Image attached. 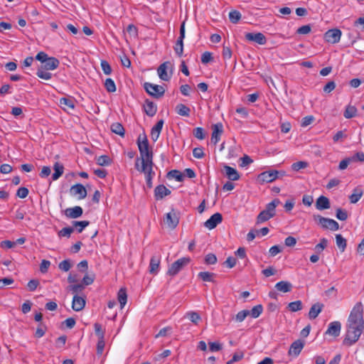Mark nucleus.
Listing matches in <instances>:
<instances>
[{
  "label": "nucleus",
  "instance_id": "40",
  "mask_svg": "<svg viewBox=\"0 0 364 364\" xmlns=\"http://www.w3.org/2000/svg\"><path fill=\"white\" fill-rule=\"evenodd\" d=\"M90 224V222L87 220H82V221H73V227L77 228V231L80 233L82 232V230L88 226Z\"/></svg>",
  "mask_w": 364,
  "mask_h": 364
},
{
  "label": "nucleus",
  "instance_id": "29",
  "mask_svg": "<svg viewBox=\"0 0 364 364\" xmlns=\"http://www.w3.org/2000/svg\"><path fill=\"white\" fill-rule=\"evenodd\" d=\"M163 125L164 120L161 119L157 122L154 127H152L151 131V136L154 141H156L159 139Z\"/></svg>",
  "mask_w": 364,
  "mask_h": 364
},
{
  "label": "nucleus",
  "instance_id": "26",
  "mask_svg": "<svg viewBox=\"0 0 364 364\" xmlns=\"http://www.w3.org/2000/svg\"><path fill=\"white\" fill-rule=\"evenodd\" d=\"M323 306H324L323 304L318 303V302L313 304L311 306V307L310 308V310L309 312V318L311 320L315 319L318 316V314L321 312Z\"/></svg>",
  "mask_w": 364,
  "mask_h": 364
},
{
  "label": "nucleus",
  "instance_id": "23",
  "mask_svg": "<svg viewBox=\"0 0 364 364\" xmlns=\"http://www.w3.org/2000/svg\"><path fill=\"white\" fill-rule=\"evenodd\" d=\"M60 65V61L54 57H49L47 61H46L40 68L45 69L46 70H53L56 69Z\"/></svg>",
  "mask_w": 364,
  "mask_h": 364
},
{
  "label": "nucleus",
  "instance_id": "12",
  "mask_svg": "<svg viewBox=\"0 0 364 364\" xmlns=\"http://www.w3.org/2000/svg\"><path fill=\"white\" fill-rule=\"evenodd\" d=\"M164 222L171 229H175L179 223V217L174 209L166 214Z\"/></svg>",
  "mask_w": 364,
  "mask_h": 364
},
{
  "label": "nucleus",
  "instance_id": "35",
  "mask_svg": "<svg viewBox=\"0 0 364 364\" xmlns=\"http://www.w3.org/2000/svg\"><path fill=\"white\" fill-rule=\"evenodd\" d=\"M176 112L181 116L188 117L190 115L191 109L183 104H178L176 107Z\"/></svg>",
  "mask_w": 364,
  "mask_h": 364
},
{
  "label": "nucleus",
  "instance_id": "19",
  "mask_svg": "<svg viewBox=\"0 0 364 364\" xmlns=\"http://www.w3.org/2000/svg\"><path fill=\"white\" fill-rule=\"evenodd\" d=\"M171 191L164 185H159L154 189V197L156 200H162L165 196H169Z\"/></svg>",
  "mask_w": 364,
  "mask_h": 364
},
{
  "label": "nucleus",
  "instance_id": "42",
  "mask_svg": "<svg viewBox=\"0 0 364 364\" xmlns=\"http://www.w3.org/2000/svg\"><path fill=\"white\" fill-rule=\"evenodd\" d=\"M36 75L43 80H50L52 77V74L48 70H46L45 69H43L41 68H39L36 72Z\"/></svg>",
  "mask_w": 364,
  "mask_h": 364
},
{
  "label": "nucleus",
  "instance_id": "9",
  "mask_svg": "<svg viewBox=\"0 0 364 364\" xmlns=\"http://www.w3.org/2000/svg\"><path fill=\"white\" fill-rule=\"evenodd\" d=\"M191 259L189 257H182L178 259L173 264H171V267L168 269L167 274L171 276H175L185 266H186Z\"/></svg>",
  "mask_w": 364,
  "mask_h": 364
},
{
  "label": "nucleus",
  "instance_id": "33",
  "mask_svg": "<svg viewBox=\"0 0 364 364\" xmlns=\"http://www.w3.org/2000/svg\"><path fill=\"white\" fill-rule=\"evenodd\" d=\"M117 299L120 304L121 309L124 308L127 301V294L125 288H121L117 294Z\"/></svg>",
  "mask_w": 364,
  "mask_h": 364
},
{
  "label": "nucleus",
  "instance_id": "30",
  "mask_svg": "<svg viewBox=\"0 0 364 364\" xmlns=\"http://www.w3.org/2000/svg\"><path fill=\"white\" fill-rule=\"evenodd\" d=\"M226 176L231 181H237L240 178V175L237 170L228 165L224 166Z\"/></svg>",
  "mask_w": 364,
  "mask_h": 364
},
{
  "label": "nucleus",
  "instance_id": "62",
  "mask_svg": "<svg viewBox=\"0 0 364 364\" xmlns=\"http://www.w3.org/2000/svg\"><path fill=\"white\" fill-rule=\"evenodd\" d=\"M350 159H352V163L356 162V161L363 162L364 161V153L361 152V151L357 152L353 156H350Z\"/></svg>",
  "mask_w": 364,
  "mask_h": 364
},
{
  "label": "nucleus",
  "instance_id": "15",
  "mask_svg": "<svg viewBox=\"0 0 364 364\" xmlns=\"http://www.w3.org/2000/svg\"><path fill=\"white\" fill-rule=\"evenodd\" d=\"M245 38L248 41H254L259 45H264L267 43V38L262 33H247L245 34Z\"/></svg>",
  "mask_w": 364,
  "mask_h": 364
},
{
  "label": "nucleus",
  "instance_id": "34",
  "mask_svg": "<svg viewBox=\"0 0 364 364\" xmlns=\"http://www.w3.org/2000/svg\"><path fill=\"white\" fill-rule=\"evenodd\" d=\"M111 131L116 134H118L121 136H124V134H125V130H124V127L122 126V124L119 123V122H115V123H113L112 125H111Z\"/></svg>",
  "mask_w": 364,
  "mask_h": 364
},
{
  "label": "nucleus",
  "instance_id": "60",
  "mask_svg": "<svg viewBox=\"0 0 364 364\" xmlns=\"http://www.w3.org/2000/svg\"><path fill=\"white\" fill-rule=\"evenodd\" d=\"M193 135L196 138L203 140L205 138L204 130L201 127H197L193 130Z\"/></svg>",
  "mask_w": 364,
  "mask_h": 364
},
{
  "label": "nucleus",
  "instance_id": "22",
  "mask_svg": "<svg viewBox=\"0 0 364 364\" xmlns=\"http://www.w3.org/2000/svg\"><path fill=\"white\" fill-rule=\"evenodd\" d=\"M85 299L83 297L75 295L73 299L72 308L75 311H80L85 308Z\"/></svg>",
  "mask_w": 364,
  "mask_h": 364
},
{
  "label": "nucleus",
  "instance_id": "52",
  "mask_svg": "<svg viewBox=\"0 0 364 364\" xmlns=\"http://www.w3.org/2000/svg\"><path fill=\"white\" fill-rule=\"evenodd\" d=\"M68 288L70 291H73V293L77 295L78 293H80L85 289V287L82 284H76L70 285Z\"/></svg>",
  "mask_w": 364,
  "mask_h": 364
},
{
  "label": "nucleus",
  "instance_id": "3",
  "mask_svg": "<svg viewBox=\"0 0 364 364\" xmlns=\"http://www.w3.org/2000/svg\"><path fill=\"white\" fill-rule=\"evenodd\" d=\"M363 328L346 325V333L343 341V345L348 347L355 344L360 337Z\"/></svg>",
  "mask_w": 364,
  "mask_h": 364
},
{
  "label": "nucleus",
  "instance_id": "57",
  "mask_svg": "<svg viewBox=\"0 0 364 364\" xmlns=\"http://www.w3.org/2000/svg\"><path fill=\"white\" fill-rule=\"evenodd\" d=\"M217 262L215 255L209 253L205 257V263L207 264H214Z\"/></svg>",
  "mask_w": 364,
  "mask_h": 364
},
{
  "label": "nucleus",
  "instance_id": "24",
  "mask_svg": "<svg viewBox=\"0 0 364 364\" xmlns=\"http://www.w3.org/2000/svg\"><path fill=\"white\" fill-rule=\"evenodd\" d=\"M161 262V257L154 255L151 257L149 263V273L152 274H157Z\"/></svg>",
  "mask_w": 364,
  "mask_h": 364
},
{
  "label": "nucleus",
  "instance_id": "8",
  "mask_svg": "<svg viewBox=\"0 0 364 364\" xmlns=\"http://www.w3.org/2000/svg\"><path fill=\"white\" fill-rule=\"evenodd\" d=\"M144 87L149 95L157 99L164 96L165 93V89L162 86L150 82H145Z\"/></svg>",
  "mask_w": 364,
  "mask_h": 364
},
{
  "label": "nucleus",
  "instance_id": "45",
  "mask_svg": "<svg viewBox=\"0 0 364 364\" xmlns=\"http://www.w3.org/2000/svg\"><path fill=\"white\" fill-rule=\"evenodd\" d=\"M229 18L232 23H237L241 18V14L237 10L231 11L229 13Z\"/></svg>",
  "mask_w": 364,
  "mask_h": 364
},
{
  "label": "nucleus",
  "instance_id": "27",
  "mask_svg": "<svg viewBox=\"0 0 364 364\" xmlns=\"http://www.w3.org/2000/svg\"><path fill=\"white\" fill-rule=\"evenodd\" d=\"M331 207L329 199L323 196L318 197L316 202V208L318 210H322L328 209Z\"/></svg>",
  "mask_w": 364,
  "mask_h": 364
},
{
  "label": "nucleus",
  "instance_id": "55",
  "mask_svg": "<svg viewBox=\"0 0 364 364\" xmlns=\"http://www.w3.org/2000/svg\"><path fill=\"white\" fill-rule=\"evenodd\" d=\"M58 267H59V269H61L62 271L68 272L70 270L72 265H71L70 261L69 259H65V260L62 261L61 262H60Z\"/></svg>",
  "mask_w": 364,
  "mask_h": 364
},
{
  "label": "nucleus",
  "instance_id": "7",
  "mask_svg": "<svg viewBox=\"0 0 364 364\" xmlns=\"http://www.w3.org/2000/svg\"><path fill=\"white\" fill-rule=\"evenodd\" d=\"M173 65L169 61L161 64L157 69V73L161 80L169 81L172 76Z\"/></svg>",
  "mask_w": 364,
  "mask_h": 364
},
{
  "label": "nucleus",
  "instance_id": "25",
  "mask_svg": "<svg viewBox=\"0 0 364 364\" xmlns=\"http://www.w3.org/2000/svg\"><path fill=\"white\" fill-rule=\"evenodd\" d=\"M144 109L146 114L149 117L154 116L157 111V107L156 104L150 101L149 100H145Z\"/></svg>",
  "mask_w": 364,
  "mask_h": 364
},
{
  "label": "nucleus",
  "instance_id": "4",
  "mask_svg": "<svg viewBox=\"0 0 364 364\" xmlns=\"http://www.w3.org/2000/svg\"><path fill=\"white\" fill-rule=\"evenodd\" d=\"M153 156L154 155L144 159L136 158L134 165L135 168L141 173H146L148 171L154 172L153 171V166L154 165Z\"/></svg>",
  "mask_w": 364,
  "mask_h": 364
},
{
  "label": "nucleus",
  "instance_id": "56",
  "mask_svg": "<svg viewBox=\"0 0 364 364\" xmlns=\"http://www.w3.org/2000/svg\"><path fill=\"white\" fill-rule=\"evenodd\" d=\"M101 68L104 73L106 75H110L112 73V68L107 60H101Z\"/></svg>",
  "mask_w": 364,
  "mask_h": 364
},
{
  "label": "nucleus",
  "instance_id": "50",
  "mask_svg": "<svg viewBox=\"0 0 364 364\" xmlns=\"http://www.w3.org/2000/svg\"><path fill=\"white\" fill-rule=\"evenodd\" d=\"M95 334L98 337V339L105 338V331L102 328L101 324L95 323L94 325Z\"/></svg>",
  "mask_w": 364,
  "mask_h": 364
},
{
  "label": "nucleus",
  "instance_id": "11",
  "mask_svg": "<svg viewBox=\"0 0 364 364\" xmlns=\"http://www.w3.org/2000/svg\"><path fill=\"white\" fill-rule=\"evenodd\" d=\"M185 38V21L180 28V36L173 47V49L178 57H181L183 53V39Z\"/></svg>",
  "mask_w": 364,
  "mask_h": 364
},
{
  "label": "nucleus",
  "instance_id": "14",
  "mask_svg": "<svg viewBox=\"0 0 364 364\" xmlns=\"http://www.w3.org/2000/svg\"><path fill=\"white\" fill-rule=\"evenodd\" d=\"M222 220V215L220 213H216L211 215L210 218L205 222L204 225L209 230H212L214 229L219 223H220Z\"/></svg>",
  "mask_w": 364,
  "mask_h": 364
},
{
  "label": "nucleus",
  "instance_id": "53",
  "mask_svg": "<svg viewBox=\"0 0 364 364\" xmlns=\"http://www.w3.org/2000/svg\"><path fill=\"white\" fill-rule=\"evenodd\" d=\"M336 218L342 221L346 220L348 218L347 211L342 208H338L336 210Z\"/></svg>",
  "mask_w": 364,
  "mask_h": 364
},
{
  "label": "nucleus",
  "instance_id": "20",
  "mask_svg": "<svg viewBox=\"0 0 364 364\" xmlns=\"http://www.w3.org/2000/svg\"><path fill=\"white\" fill-rule=\"evenodd\" d=\"M71 194L73 196L79 195V199H84L87 196V191L83 185L77 183L70 188Z\"/></svg>",
  "mask_w": 364,
  "mask_h": 364
},
{
  "label": "nucleus",
  "instance_id": "44",
  "mask_svg": "<svg viewBox=\"0 0 364 364\" xmlns=\"http://www.w3.org/2000/svg\"><path fill=\"white\" fill-rule=\"evenodd\" d=\"M263 306L261 304H258L255 306L251 311H250V314L254 318H256L259 316V315L262 313Z\"/></svg>",
  "mask_w": 364,
  "mask_h": 364
},
{
  "label": "nucleus",
  "instance_id": "16",
  "mask_svg": "<svg viewBox=\"0 0 364 364\" xmlns=\"http://www.w3.org/2000/svg\"><path fill=\"white\" fill-rule=\"evenodd\" d=\"M212 128L211 142L215 145L220 141V136L223 132V126L222 123H217L213 124Z\"/></svg>",
  "mask_w": 364,
  "mask_h": 364
},
{
  "label": "nucleus",
  "instance_id": "38",
  "mask_svg": "<svg viewBox=\"0 0 364 364\" xmlns=\"http://www.w3.org/2000/svg\"><path fill=\"white\" fill-rule=\"evenodd\" d=\"M198 276L203 282H213V277L215 276V274L209 272H200L198 273Z\"/></svg>",
  "mask_w": 364,
  "mask_h": 364
},
{
  "label": "nucleus",
  "instance_id": "58",
  "mask_svg": "<svg viewBox=\"0 0 364 364\" xmlns=\"http://www.w3.org/2000/svg\"><path fill=\"white\" fill-rule=\"evenodd\" d=\"M60 103L61 105L66 106L68 108L73 109L75 107L74 102L71 99L63 97L60 100Z\"/></svg>",
  "mask_w": 364,
  "mask_h": 364
},
{
  "label": "nucleus",
  "instance_id": "61",
  "mask_svg": "<svg viewBox=\"0 0 364 364\" xmlns=\"http://www.w3.org/2000/svg\"><path fill=\"white\" fill-rule=\"evenodd\" d=\"M28 189L26 187H21L17 190L16 196L20 198H25L28 195Z\"/></svg>",
  "mask_w": 364,
  "mask_h": 364
},
{
  "label": "nucleus",
  "instance_id": "39",
  "mask_svg": "<svg viewBox=\"0 0 364 364\" xmlns=\"http://www.w3.org/2000/svg\"><path fill=\"white\" fill-rule=\"evenodd\" d=\"M357 109L354 106L348 105L346 107V110L343 113V116L346 119L353 118L356 115Z\"/></svg>",
  "mask_w": 364,
  "mask_h": 364
},
{
  "label": "nucleus",
  "instance_id": "31",
  "mask_svg": "<svg viewBox=\"0 0 364 364\" xmlns=\"http://www.w3.org/2000/svg\"><path fill=\"white\" fill-rule=\"evenodd\" d=\"M275 288L279 291L287 293L291 291L292 284L289 282L281 281L276 284Z\"/></svg>",
  "mask_w": 364,
  "mask_h": 364
},
{
  "label": "nucleus",
  "instance_id": "36",
  "mask_svg": "<svg viewBox=\"0 0 364 364\" xmlns=\"http://www.w3.org/2000/svg\"><path fill=\"white\" fill-rule=\"evenodd\" d=\"M336 240L340 251L341 252H344L347 245L346 240L341 235L338 234L336 235Z\"/></svg>",
  "mask_w": 364,
  "mask_h": 364
},
{
  "label": "nucleus",
  "instance_id": "43",
  "mask_svg": "<svg viewBox=\"0 0 364 364\" xmlns=\"http://www.w3.org/2000/svg\"><path fill=\"white\" fill-rule=\"evenodd\" d=\"M97 163L100 166H109L112 164V159L107 155H102L97 159Z\"/></svg>",
  "mask_w": 364,
  "mask_h": 364
},
{
  "label": "nucleus",
  "instance_id": "28",
  "mask_svg": "<svg viewBox=\"0 0 364 364\" xmlns=\"http://www.w3.org/2000/svg\"><path fill=\"white\" fill-rule=\"evenodd\" d=\"M363 190L362 186H358L355 187L353 191V193L349 196V200L351 203H356L363 196Z\"/></svg>",
  "mask_w": 364,
  "mask_h": 364
},
{
  "label": "nucleus",
  "instance_id": "46",
  "mask_svg": "<svg viewBox=\"0 0 364 364\" xmlns=\"http://www.w3.org/2000/svg\"><path fill=\"white\" fill-rule=\"evenodd\" d=\"M105 87L108 92H114L116 91L115 83L111 78L106 79L105 82Z\"/></svg>",
  "mask_w": 364,
  "mask_h": 364
},
{
  "label": "nucleus",
  "instance_id": "10",
  "mask_svg": "<svg viewBox=\"0 0 364 364\" xmlns=\"http://www.w3.org/2000/svg\"><path fill=\"white\" fill-rule=\"evenodd\" d=\"M280 172L276 170H269L264 171L258 175L257 181L261 183H271L279 178Z\"/></svg>",
  "mask_w": 364,
  "mask_h": 364
},
{
  "label": "nucleus",
  "instance_id": "32",
  "mask_svg": "<svg viewBox=\"0 0 364 364\" xmlns=\"http://www.w3.org/2000/svg\"><path fill=\"white\" fill-rule=\"evenodd\" d=\"M54 173L52 175L53 181L58 179L63 173L64 167L58 162L55 163L53 166Z\"/></svg>",
  "mask_w": 364,
  "mask_h": 364
},
{
  "label": "nucleus",
  "instance_id": "49",
  "mask_svg": "<svg viewBox=\"0 0 364 364\" xmlns=\"http://www.w3.org/2000/svg\"><path fill=\"white\" fill-rule=\"evenodd\" d=\"M250 315V311L249 310H242L239 311L236 316H235V321L237 322H242L243 321L245 318Z\"/></svg>",
  "mask_w": 364,
  "mask_h": 364
},
{
  "label": "nucleus",
  "instance_id": "47",
  "mask_svg": "<svg viewBox=\"0 0 364 364\" xmlns=\"http://www.w3.org/2000/svg\"><path fill=\"white\" fill-rule=\"evenodd\" d=\"M74 231L73 227H66L63 228L61 230L58 232L59 237H69Z\"/></svg>",
  "mask_w": 364,
  "mask_h": 364
},
{
  "label": "nucleus",
  "instance_id": "13",
  "mask_svg": "<svg viewBox=\"0 0 364 364\" xmlns=\"http://www.w3.org/2000/svg\"><path fill=\"white\" fill-rule=\"evenodd\" d=\"M341 36V31L338 28H333L327 31L324 34L326 41L331 43L339 42Z\"/></svg>",
  "mask_w": 364,
  "mask_h": 364
},
{
  "label": "nucleus",
  "instance_id": "18",
  "mask_svg": "<svg viewBox=\"0 0 364 364\" xmlns=\"http://www.w3.org/2000/svg\"><path fill=\"white\" fill-rule=\"evenodd\" d=\"M304 346V343L301 340L295 341L290 346L288 352L289 355H294L295 357L298 356L303 349Z\"/></svg>",
  "mask_w": 364,
  "mask_h": 364
},
{
  "label": "nucleus",
  "instance_id": "41",
  "mask_svg": "<svg viewBox=\"0 0 364 364\" xmlns=\"http://www.w3.org/2000/svg\"><path fill=\"white\" fill-rule=\"evenodd\" d=\"M302 302L300 300L290 302L288 304V309L292 312H296L302 309Z\"/></svg>",
  "mask_w": 364,
  "mask_h": 364
},
{
  "label": "nucleus",
  "instance_id": "5",
  "mask_svg": "<svg viewBox=\"0 0 364 364\" xmlns=\"http://www.w3.org/2000/svg\"><path fill=\"white\" fill-rule=\"evenodd\" d=\"M137 145L140 153L139 159H144L154 155L151 149L149 147V141L145 134L139 136L137 139Z\"/></svg>",
  "mask_w": 364,
  "mask_h": 364
},
{
  "label": "nucleus",
  "instance_id": "63",
  "mask_svg": "<svg viewBox=\"0 0 364 364\" xmlns=\"http://www.w3.org/2000/svg\"><path fill=\"white\" fill-rule=\"evenodd\" d=\"M211 60H213V56H212L211 53L206 51L202 54V56H201L202 63L207 64L209 62H210Z\"/></svg>",
  "mask_w": 364,
  "mask_h": 364
},
{
  "label": "nucleus",
  "instance_id": "64",
  "mask_svg": "<svg viewBox=\"0 0 364 364\" xmlns=\"http://www.w3.org/2000/svg\"><path fill=\"white\" fill-rule=\"evenodd\" d=\"M193 155L196 159H202L205 154L202 147H196L193 150Z\"/></svg>",
  "mask_w": 364,
  "mask_h": 364
},
{
  "label": "nucleus",
  "instance_id": "54",
  "mask_svg": "<svg viewBox=\"0 0 364 364\" xmlns=\"http://www.w3.org/2000/svg\"><path fill=\"white\" fill-rule=\"evenodd\" d=\"M308 166V163L306 161H298L295 162L291 165V168L295 171H298L300 169L305 168Z\"/></svg>",
  "mask_w": 364,
  "mask_h": 364
},
{
  "label": "nucleus",
  "instance_id": "37",
  "mask_svg": "<svg viewBox=\"0 0 364 364\" xmlns=\"http://www.w3.org/2000/svg\"><path fill=\"white\" fill-rule=\"evenodd\" d=\"M167 177L168 178H175L177 181L181 182L183 181L184 176L178 170H171L167 173Z\"/></svg>",
  "mask_w": 364,
  "mask_h": 364
},
{
  "label": "nucleus",
  "instance_id": "17",
  "mask_svg": "<svg viewBox=\"0 0 364 364\" xmlns=\"http://www.w3.org/2000/svg\"><path fill=\"white\" fill-rule=\"evenodd\" d=\"M64 213L67 218L75 219L82 216L83 210L80 206H75L65 209Z\"/></svg>",
  "mask_w": 364,
  "mask_h": 364
},
{
  "label": "nucleus",
  "instance_id": "59",
  "mask_svg": "<svg viewBox=\"0 0 364 364\" xmlns=\"http://www.w3.org/2000/svg\"><path fill=\"white\" fill-rule=\"evenodd\" d=\"M146 177V183L148 188H152V178L155 175V172L148 171L146 173H144Z\"/></svg>",
  "mask_w": 364,
  "mask_h": 364
},
{
  "label": "nucleus",
  "instance_id": "6",
  "mask_svg": "<svg viewBox=\"0 0 364 364\" xmlns=\"http://www.w3.org/2000/svg\"><path fill=\"white\" fill-rule=\"evenodd\" d=\"M314 220L323 229L331 230H337L339 229L338 223L333 219L324 218L320 215H314Z\"/></svg>",
  "mask_w": 364,
  "mask_h": 364
},
{
  "label": "nucleus",
  "instance_id": "1",
  "mask_svg": "<svg viewBox=\"0 0 364 364\" xmlns=\"http://www.w3.org/2000/svg\"><path fill=\"white\" fill-rule=\"evenodd\" d=\"M363 312V304L361 302H358L350 311L347 325L364 327Z\"/></svg>",
  "mask_w": 364,
  "mask_h": 364
},
{
  "label": "nucleus",
  "instance_id": "21",
  "mask_svg": "<svg viewBox=\"0 0 364 364\" xmlns=\"http://www.w3.org/2000/svg\"><path fill=\"white\" fill-rule=\"evenodd\" d=\"M341 325L339 321H333L329 323L326 334L337 337L339 336L341 332Z\"/></svg>",
  "mask_w": 364,
  "mask_h": 364
},
{
  "label": "nucleus",
  "instance_id": "51",
  "mask_svg": "<svg viewBox=\"0 0 364 364\" xmlns=\"http://www.w3.org/2000/svg\"><path fill=\"white\" fill-rule=\"evenodd\" d=\"M328 245V240L326 238H322L318 244L315 246V250L320 253Z\"/></svg>",
  "mask_w": 364,
  "mask_h": 364
},
{
  "label": "nucleus",
  "instance_id": "2",
  "mask_svg": "<svg viewBox=\"0 0 364 364\" xmlns=\"http://www.w3.org/2000/svg\"><path fill=\"white\" fill-rule=\"evenodd\" d=\"M280 204L278 198L274 199L266 205L265 209L261 211L257 217V224L264 223L272 218L276 215V208Z\"/></svg>",
  "mask_w": 364,
  "mask_h": 364
},
{
  "label": "nucleus",
  "instance_id": "48",
  "mask_svg": "<svg viewBox=\"0 0 364 364\" xmlns=\"http://www.w3.org/2000/svg\"><path fill=\"white\" fill-rule=\"evenodd\" d=\"M186 315L189 319L195 324H197L198 322L201 320L200 316L197 312L190 311L188 312Z\"/></svg>",
  "mask_w": 364,
  "mask_h": 364
}]
</instances>
